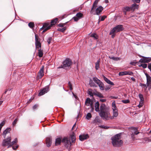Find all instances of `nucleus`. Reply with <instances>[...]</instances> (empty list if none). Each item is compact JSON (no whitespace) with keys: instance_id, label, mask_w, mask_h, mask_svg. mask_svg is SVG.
<instances>
[{"instance_id":"1","label":"nucleus","mask_w":151,"mask_h":151,"mask_svg":"<svg viewBox=\"0 0 151 151\" xmlns=\"http://www.w3.org/2000/svg\"><path fill=\"white\" fill-rule=\"evenodd\" d=\"M99 116L105 121L112 119L110 113L109 108L105 104L102 103L100 105V111L99 112Z\"/></svg>"},{"instance_id":"2","label":"nucleus","mask_w":151,"mask_h":151,"mask_svg":"<svg viewBox=\"0 0 151 151\" xmlns=\"http://www.w3.org/2000/svg\"><path fill=\"white\" fill-rule=\"evenodd\" d=\"M121 133L117 134L112 137L111 139L113 146L115 147H119L123 144V141L121 139Z\"/></svg>"},{"instance_id":"3","label":"nucleus","mask_w":151,"mask_h":151,"mask_svg":"<svg viewBox=\"0 0 151 151\" xmlns=\"http://www.w3.org/2000/svg\"><path fill=\"white\" fill-rule=\"evenodd\" d=\"M99 0H95L94 1L90 11V13L94 15H99L102 12L103 8L101 6H100L97 8L94 11L95 9L97 6V4Z\"/></svg>"},{"instance_id":"4","label":"nucleus","mask_w":151,"mask_h":151,"mask_svg":"<svg viewBox=\"0 0 151 151\" xmlns=\"http://www.w3.org/2000/svg\"><path fill=\"white\" fill-rule=\"evenodd\" d=\"M58 21V19L57 18H55L54 19L52 20L51 22V24H49L47 23H44L42 27L40 28V29L42 30V29H43L44 30L42 31V32H44L47 30L50 29L52 26L55 25L57 22Z\"/></svg>"},{"instance_id":"5","label":"nucleus","mask_w":151,"mask_h":151,"mask_svg":"<svg viewBox=\"0 0 151 151\" xmlns=\"http://www.w3.org/2000/svg\"><path fill=\"white\" fill-rule=\"evenodd\" d=\"M124 29L122 25L119 24L114 27L111 31L109 34L113 32H117L122 31Z\"/></svg>"},{"instance_id":"6","label":"nucleus","mask_w":151,"mask_h":151,"mask_svg":"<svg viewBox=\"0 0 151 151\" xmlns=\"http://www.w3.org/2000/svg\"><path fill=\"white\" fill-rule=\"evenodd\" d=\"M62 142L64 143L65 147L68 149L70 148L71 145V142L69 138L65 137L62 140Z\"/></svg>"},{"instance_id":"7","label":"nucleus","mask_w":151,"mask_h":151,"mask_svg":"<svg viewBox=\"0 0 151 151\" xmlns=\"http://www.w3.org/2000/svg\"><path fill=\"white\" fill-rule=\"evenodd\" d=\"M11 137H8L7 138L4 139L2 142V145L3 147H7L11 143Z\"/></svg>"},{"instance_id":"8","label":"nucleus","mask_w":151,"mask_h":151,"mask_svg":"<svg viewBox=\"0 0 151 151\" xmlns=\"http://www.w3.org/2000/svg\"><path fill=\"white\" fill-rule=\"evenodd\" d=\"M72 63L71 60L69 58H66L62 63L65 68L70 67Z\"/></svg>"},{"instance_id":"9","label":"nucleus","mask_w":151,"mask_h":151,"mask_svg":"<svg viewBox=\"0 0 151 151\" xmlns=\"http://www.w3.org/2000/svg\"><path fill=\"white\" fill-rule=\"evenodd\" d=\"M49 91V86H47L45 87L43 89L41 90L39 93V96H41L45 93H47Z\"/></svg>"},{"instance_id":"10","label":"nucleus","mask_w":151,"mask_h":151,"mask_svg":"<svg viewBox=\"0 0 151 151\" xmlns=\"http://www.w3.org/2000/svg\"><path fill=\"white\" fill-rule=\"evenodd\" d=\"M142 58L141 59L139 62L141 63H148L151 61V58L142 56Z\"/></svg>"},{"instance_id":"11","label":"nucleus","mask_w":151,"mask_h":151,"mask_svg":"<svg viewBox=\"0 0 151 151\" xmlns=\"http://www.w3.org/2000/svg\"><path fill=\"white\" fill-rule=\"evenodd\" d=\"M132 130L134 131V133H132L131 134V137L133 140H134L135 138L134 134L137 135L139 133V132L137 131V128L136 127H132Z\"/></svg>"},{"instance_id":"12","label":"nucleus","mask_w":151,"mask_h":151,"mask_svg":"<svg viewBox=\"0 0 151 151\" xmlns=\"http://www.w3.org/2000/svg\"><path fill=\"white\" fill-rule=\"evenodd\" d=\"M46 144L47 146L49 147L52 144V139L51 136H48L46 138Z\"/></svg>"},{"instance_id":"13","label":"nucleus","mask_w":151,"mask_h":151,"mask_svg":"<svg viewBox=\"0 0 151 151\" xmlns=\"http://www.w3.org/2000/svg\"><path fill=\"white\" fill-rule=\"evenodd\" d=\"M89 136L88 134H82L79 136V139L81 141H83L84 140L87 139L88 138Z\"/></svg>"},{"instance_id":"14","label":"nucleus","mask_w":151,"mask_h":151,"mask_svg":"<svg viewBox=\"0 0 151 151\" xmlns=\"http://www.w3.org/2000/svg\"><path fill=\"white\" fill-rule=\"evenodd\" d=\"M44 66H42L40 69V70L39 72L38 73V75L37 77H38L39 78H41L42 76H44Z\"/></svg>"},{"instance_id":"15","label":"nucleus","mask_w":151,"mask_h":151,"mask_svg":"<svg viewBox=\"0 0 151 151\" xmlns=\"http://www.w3.org/2000/svg\"><path fill=\"white\" fill-rule=\"evenodd\" d=\"M147 86L148 87L149 89L151 88V77L148 76L147 78Z\"/></svg>"},{"instance_id":"16","label":"nucleus","mask_w":151,"mask_h":151,"mask_svg":"<svg viewBox=\"0 0 151 151\" xmlns=\"http://www.w3.org/2000/svg\"><path fill=\"white\" fill-rule=\"evenodd\" d=\"M11 129L10 128H7L4 131L2 135L4 137V138H5L6 134L10 132Z\"/></svg>"},{"instance_id":"17","label":"nucleus","mask_w":151,"mask_h":151,"mask_svg":"<svg viewBox=\"0 0 151 151\" xmlns=\"http://www.w3.org/2000/svg\"><path fill=\"white\" fill-rule=\"evenodd\" d=\"M100 104L98 101L96 102L95 105V109L96 112H99L100 111Z\"/></svg>"},{"instance_id":"18","label":"nucleus","mask_w":151,"mask_h":151,"mask_svg":"<svg viewBox=\"0 0 151 151\" xmlns=\"http://www.w3.org/2000/svg\"><path fill=\"white\" fill-rule=\"evenodd\" d=\"M93 103L92 101H91V99L89 98H87L85 102V104L87 106H90V105Z\"/></svg>"},{"instance_id":"19","label":"nucleus","mask_w":151,"mask_h":151,"mask_svg":"<svg viewBox=\"0 0 151 151\" xmlns=\"http://www.w3.org/2000/svg\"><path fill=\"white\" fill-rule=\"evenodd\" d=\"M113 112V116H111V117H112V119H113L114 117H116L118 115V112L117 109L112 110Z\"/></svg>"},{"instance_id":"20","label":"nucleus","mask_w":151,"mask_h":151,"mask_svg":"<svg viewBox=\"0 0 151 151\" xmlns=\"http://www.w3.org/2000/svg\"><path fill=\"white\" fill-rule=\"evenodd\" d=\"M103 78L104 80L108 84L111 85H114V84L113 82L109 80L108 79L104 76H103Z\"/></svg>"},{"instance_id":"21","label":"nucleus","mask_w":151,"mask_h":151,"mask_svg":"<svg viewBox=\"0 0 151 151\" xmlns=\"http://www.w3.org/2000/svg\"><path fill=\"white\" fill-rule=\"evenodd\" d=\"M130 6L132 10L134 11L135 9H138L139 6L136 4L134 3L132 4Z\"/></svg>"},{"instance_id":"22","label":"nucleus","mask_w":151,"mask_h":151,"mask_svg":"<svg viewBox=\"0 0 151 151\" xmlns=\"http://www.w3.org/2000/svg\"><path fill=\"white\" fill-rule=\"evenodd\" d=\"M132 10L131 6H126L124 8L123 12H124V14H126L127 12H129Z\"/></svg>"},{"instance_id":"23","label":"nucleus","mask_w":151,"mask_h":151,"mask_svg":"<svg viewBox=\"0 0 151 151\" xmlns=\"http://www.w3.org/2000/svg\"><path fill=\"white\" fill-rule=\"evenodd\" d=\"M100 119L99 118V116H97L95 118V119L93 122V123L96 124L97 123H100Z\"/></svg>"},{"instance_id":"24","label":"nucleus","mask_w":151,"mask_h":151,"mask_svg":"<svg viewBox=\"0 0 151 151\" xmlns=\"http://www.w3.org/2000/svg\"><path fill=\"white\" fill-rule=\"evenodd\" d=\"M70 137L71 139V142H75L76 141V136L74 133H73V134L70 135Z\"/></svg>"},{"instance_id":"25","label":"nucleus","mask_w":151,"mask_h":151,"mask_svg":"<svg viewBox=\"0 0 151 151\" xmlns=\"http://www.w3.org/2000/svg\"><path fill=\"white\" fill-rule=\"evenodd\" d=\"M61 140L60 138H58L56 139L55 145H57L60 144L61 142Z\"/></svg>"},{"instance_id":"26","label":"nucleus","mask_w":151,"mask_h":151,"mask_svg":"<svg viewBox=\"0 0 151 151\" xmlns=\"http://www.w3.org/2000/svg\"><path fill=\"white\" fill-rule=\"evenodd\" d=\"M98 85L99 87L100 88L101 90H103L104 89V85L102 82L101 81L100 83H99Z\"/></svg>"},{"instance_id":"27","label":"nucleus","mask_w":151,"mask_h":151,"mask_svg":"<svg viewBox=\"0 0 151 151\" xmlns=\"http://www.w3.org/2000/svg\"><path fill=\"white\" fill-rule=\"evenodd\" d=\"M89 84L90 86L91 87H96V85L95 84V83L93 81V80L90 79L89 82Z\"/></svg>"},{"instance_id":"28","label":"nucleus","mask_w":151,"mask_h":151,"mask_svg":"<svg viewBox=\"0 0 151 151\" xmlns=\"http://www.w3.org/2000/svg\"><path fill=\"white\" fill-rule=\"evenodd\" d=\"M99 63L100 60H99L97 61V62H96L95 63V68L96 70H98L100 68L99 64Z\"/></svg>"},{"instance_id":"29","label":"nucleus","mask_w":151,"mask_h":151,"mask_svg":"<svg viewBox=\"0 0 151 151\" xmlns=\"http://www.w3.org/2000/svg\"><path fill=\"white\" fill-rule=\"evenodd\" d=\"M38 56L40 58H42L43 55V51L41 50V48L40 49L38 50Z\"/></svg>"},{"instance_id":"30","label":"nucleus","mask_w":151,"mask_h":151,"mask_svg":"<svg viewBox=\"0 0 151 151\" xmlns=\"http://www.w3.org/2000/svg\"><path fill=\"white\" fill-rule=\"evenodd\" d=\"M91 37H93L95 40H97L98 38V36L96 33H92L91 35Z\"/></svg>"},{"instance_id":"31","label":"nucleus","mask_w":151,"mask_h":151,"mask_svg":"<svg viewBox=\"0 0 151 151\" xmlns=\"http://www.w3.org/2000/svg\"><path fill=\"white\" fill-rule=\"evenodd\" d=\"M93 81L97 84H98L99 83H100L101 81L97 78L96 77H93Z\"/></svg>"},{"instance_id":"32","label":"nucleus","mask_w":151,"mask_h":151,"mask_svg":"<svg viewBox=\"0 0 151 151\" xmlns=\"http://www.w3.org/2000/svg\"><path fill=\"white\" fill-rule=\"evenodd\" d=\"M93 94L94 95L96 96L99 98H103V96L100 93L97 92V93H93Z\"/></svg>"},{"instance_id":"33","label":"nucleus","mask_w":151,"mask_h":151,"mask_svg":"<svg viewBox=\"0 0 151 151\" xmlns=\"http://www.w3.org/2000/svg\"><path fill=\"white\" fill-rule=\"evenodd\" d=\"M35 45L36 48L38 49H40L41 47V44L40 42H35Z\"/></svg>"},{"instance_id":"34","label":"nucleus","mask_w":151,"mask_h":151,"mask_svg":"<svg viewBox=\"0 0 151 151\" xmlns=\"http://www.w3.org/2000/svg\"><path fill=\"white\" fill-rule=\"evenodd\" d=\"M109 58L111 59H112L113 60H115V61H117L118 60H120V58H118L117 57H111L109 56Z\"/></svg>"},{"instance_id":"35","label":"nucleus","mask_w":151,"mask_h":151,"mask_svg":"<svg viewBox=\"0 0 151 151\" xmlns=\"http://www.w3.org/2000/svg\"><path fill=\"white\" fill-rule=\"evenodd\" d=\"M88 94L90 96L93 97V93L92 92V89L91 88H89L87 92Z\"/></svg>"},{"instance_id":"36","label":"nucleus","mask_w":151,"mask_h":151,"mask_svg":"<svg viewBox=\"0 0 151 151\" xmlns=\"http://www.w3.org/2000/svg\"><path fill=\"white\" fill-rule=\"evenodd\" d=\"M119 76H122L127 75V71L119 72Z\"/></svg>"},{"instance_id":"37","label":"nucleus","mask_w":151,"mask_h":151,"mask_svg":"<svg viewBox=\"0 0 151 151\" xmlns=\"http://www.w3.org/2000/svg\"><path fill=\"white\" fill-rule=\"evenodd\" d=\"M67 28L66 27H64L62 28H58V30L61 32H63L66 30Z\"/></svg>"},{"instance_id":"38","label":"nucleus","mask_w":151,"mask_h":151,"mask_svg":"<svg viewBox=\"0 0 151 151\" xmlns=\"http://www.w3.org/2000/svg\"><path fill=\"white\" fill-rule=\"evenodd\" d=\"M138 96L140 100V101L141 102L143 101H144V98L143 95L141 93H139V94Z\"/></svg>"},{"instance_id":"39","label":"nucleus","mask_w":151,"mask_h":151,"mask_svg":"<svg viewBox=\"0 0 151 151\" xmlns=\"http://www.w3.org/2000/svg\"><path fill=\"white\" fill-rule=\"evenodd\" d=\"M112 109L114 110L117 109L116 106V105L115 102V101H113L112 104Z\"/></svg>"},{"instance_id":"40","label":"nucleus","mask_w":151,"mask_h":151,"mask_svg":"<svg viewBox=\"0 0 151 151\" xmlns=\"http://www.w3.org/2000/svg\"><path fill=\"white\" fill-rule=\"evenodd\" d=\"M92 117V115L90 113H88L87 114L86 116V118L88 119L89 120V119Z\"/></svg>"},{"instance_id":"41","label":"nucleus","mask_w":151,"mask_h":151,"mask_svg":"<svg viewBox=\"0 0 151 151\" xmlns=\"http://www.w3.org/2000/svg\"><path fill=\"white\" fill-rule=\"evenodd\" d=\"M83 15V14L80 12L77 13L76 15V16L79 19L82 17Z\"/></svg>"},{"instance_id":"42","label":"nucleus","mask_w":151,"mask_h":151,"mask_svg":"<svg viewBox=\"0 0 151 151\" xmlns=\"http://www.w3.org/2000/svg\"><path fill=\"white\" fill-rule=\"evenodd\" d=\"M35 42H40V39L39 38L38 35L37 34H35Z\"/></svg>"},{"instance_id":"43","label":"nucleus","mask_w":151,"mask_h":151,"mask_svg":"<svg viewBox=\"0 0 151 151\" xmlns=\"http://www.w3.org/2000/svg\"><path fill=\"white\" fill-rule=\"evenodd\" d=\"M28 26L30 28H32L34 27L35 25L34 23L30 22L29 23Z\"/></svg>"},{"instance_id":"44","label":"nucleus","mask_w":151,"mask_h":151,"mask_svg":"<svg viewBox=\"0 0 151 151\" xmlns=\"http://www.w3.org/2000/svg\"><path fill=\"white\" fill-rule=\"evenodd\" d=\"M139 67H142L144 68H145L147 67V64H141L139 65Z\"/></svg>"},{"instance_id":"45","label":"nucleus","mask_w":151,"mask_h":151,"mask_svg":"<svg viewBox=\"0 0 151 151\" xmlns=\"http://www.w3.org/2000/svg\"><path fill=\"white\" fill-rule=\"evenodd\" d=\"M15 143H16L14 141H12V142H11V143L10 144V145L8 146L7 147V148H9L10 147H11L13 145H14Z\"/></svg>"},{"instance_id":"46","label":"nucleus","mask_w":151,"mask_h":151,"mask_svg":"<svg viewBox=\"0 0 151 151\" xmlns=\"http://www.w3.org/2000/svg\"><path fill=\"white\" fill-rule=\"evenodd\" d=\"M134 74L133 73L132 71H127V75H129L130 76H132Z\"/></svg>"},{"instance_id":"47","label":"nucleus","mask_w":151,"mask_h":151,"mask_svg":"<svg viewBox=\"0 0 151 151\" xmlns=\"http://www.w3.org/2000/svg\"><path fill=\"white\" fill-rule=\"evenodd\" d=\"M122 102L124 104H127L129 103L130 101L129 99H127L126 100H122Z\"/></svg>"},{"instance_id":"48","label":"nucleus","mask_w":151,"mask_h":151,"mask_svg":"<svg viewBox=\"0 0 151 151\" xmlns=\"http://www.w3.org/2000/svg\"><path fill=\"white\" fill-rule=\"evenodd\" d=\"M5 123L4 121H2L0 124V131L1 130L2 127L4 125Z\"/></svg>"},{"instance_id":"49","label":"nucleus","mask_w":151,"mask_h":151,"mask_svg":"<svg viewBox=\"0 0 151 151\" xmlns=\"http://www.w3.org/2000/svg\"><path fill=\"white\" fill-rule=\"evenodd\" d=\"M99 127L101 128L105 129H108L109 128V127H107V126H105L104 125H101V126H100Z\"/></svg>"},{"instance_id":"50","label":"nucleus","mask_w":151,"mask_h":151,"mask_svg":"<svg viewBox=\"0 0 151 151\" xmlns=\"http://www.w3.org/2000/svg\"><path fill=\"white\" fill-rule=\"evenodd\" d=\"M52 37H49L47 39V41L48 44L49 45L50 43V41L52 40Z\"/></svg>"},{"instance_id":"51","label":"nucleus","mask_w":151,"mask_h":151,"mask_svg":"<svg viewBox=\"0 0 151 151\" xmlns=\"http://www.w3.org/2000/svg\"><path fill=\"white\" fill-rule=\"evenodd\" d=\"M38 105L37 104H35L32 107V108L33 110H35L38 107Z\"/></svg>"},{"instance_id":"52","label":"nucleus","mask_w":151,"mask_h":151,"mask_svg":"<svg viewBox=\"0 0 151 151\" xmlns=\"http://www.w3.org/2000/svg\"><path fill=\"white\" fill-rule=\"evenodd\" d=\"M18 121V120L17 119H16L14 120V121H13V122L12 123V125L13 126H14L16 125V124L17 122Z\"/></svg>"},{"instance_id":"53","label":"nucleus","mask_w":151,"mask_h":151,"mask_svg":"<svg viewBox=\"0 0 151 151\" xmlns=\"http://www.w3.org/2000/svg\"><path fill=\"white\" fill-rule=\"evenodd\" d=\"M72 19H73L75 21L77 22L78 21L79 19V18L77 17H74Z\"/></svg>"},{"instance_id":"54","label":"nucleus","mask_w":151,"mask_h":151,"mask_svg":"<svg viewBox=\"0 0 151 151\" xmlns=\"http://www.w3.org/2000/svg\"><path fill=\"white\" fill-rule=\"evenodd\" d=\"M68 85L70 89V90H72L73 89L72 85L70 81L68 83Z\"/></svg>"},{"instance_id":"55","label":"nucleus","mask_w":151,"mask_h":151,"mask_svg":"<svg viewBox=\"0 0 151 151\" xmlns=\"http://www.w3.org/2000/svg\"><path fill=\"white\" fill-rule=\"evenodd\" d=\"M92 104L90 105V107L91 108V111L92 112L94 111V107L93 106V103H91Z\"/></svg>"},{"instance_id":"56","label":"nucleus","mask_w":151,"mask_h":151,"mask_svg":"<svg viewBox=\"0 0 151 151\" xmlns=\"http://www.w3.org/2000/svg\"><path fill=\"white\" fill-rule=\"evenodd\" d=\"M18 147L19 146L18 145L15 146H13L12 147V149L14 150H16Z\"/></svg>"},{"instance_id":"57","label":"nucleus","mask_w":151,"mask_h":151,"mask_svg":"<svg viewBox=\"0 0 151 151\" xmlns=\"http://www.w3.org/2000/svg\"><path fill=\"white\" fill-rule=\"evenodd\" d=\"M106 17V16H103L101 17V18L100 19V21H104Z\"/></svg>"},{"instance_id":"58","label":"nucleus","mask_w":151,"mask_h":151,"mask_svg":"<svg viewBox=\"0 0 151 151\" xmlns=\"http://www.w3.org/2000/svg\"><path fill=\"white\" fill-rule=\"evenodd\" d=\"M111 88V87L110 86H106L105 87V89L106 91H108Z\"/></svg>"},{"instance_id":"59","label":"nucleus","mask_w":151,"mask_h":151,"mask_svg":"<svg viewBox=\"0 0 151 151\" xmlns=\"http://www.w3.org/2000/svg\"><path fill=\"white\" fill-rule=\"evenodd\" d=\"M141 84V86H144V88H145V89H146V88H147V87H148L147 86V85H146L145 84H142L141 83L140 84Z\"/></svg>"},{"instance_id":"60","label":"nucleus","mask_w":151,"mask_h":151,"mask_svg":"<svg viewBox=\"0 0 151 151\" xmlns=\"http://www.w3.org/2000/svg\"><path fill=\"white\" fill-rule=\"evenodd\" d=\"M148 68L150 70L151 73V63H149L148 64Z\"/></svg>"},{"instance_id":"61","label":"nucleus","mask_w":151,"mask_h":151,"mask_svg":"<svg viewBox=\"0 0 151 151\" xmlns=\"http://www.w3.org/2000/svg\"><path fill=\"white\" fill-rule=\"evenodd\" d=\"M140 0H132V1L134 3H139Z\"/></svg>"},{"instance_id":"62","label":"nucleus","mask_w":151,"mask_h":151,"mask_svg":"<svg viewBox=\"0 0 151 151\" xmlns=\"http://www.w3.org/2000/svg\"><path fill=\"white\" fill-rule=\"evenodd\" d=\"M65 25V24L60 23L58 25L60 27H63L64 25Z\"/></svg>"},{"instance_id":"63","label":"nucleus","mask_w":151,"mask_h":151,"mask_svg":"<svg viewBox=\"0 0 151 151\" xmlns=\"http://www.w3.org/2000/svg\"><path fill=\"white\" fill-rule=\"evenodd\" d=\"M58 68H63L64 69H65V67H64L63 64L60 66Z\"/></svg>"},{"instance_id":"64","label":"nucleus","mask_w":151,"mask_h":151,"mask_svg":"<svg viewBox=\"0 0 151 151\" xmlns=\"http://www.w3.org/2000/svg\"><path fill=\"white\" fill-rule=\"evenodd\" d=\"M115 33V32H113V33H112L111 34H110V35H112L111 37L113 38H114L116 34Z\"/></svg>"}]
</instances>
